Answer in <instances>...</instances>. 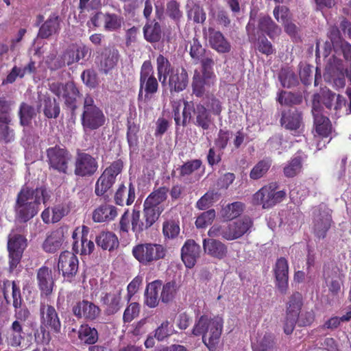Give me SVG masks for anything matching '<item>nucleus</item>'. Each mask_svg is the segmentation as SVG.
I'll use <instances>...</instances> for the list:
<instances>
[{
	"label": "nucleus",
	"mask_w": 351,
	"mask_h": 351,
	"mask_svg": "<svg viewBox=\"0 0 351 351\" xmlns=\"http://www.w3.org/2000/svg\"><path fill=\"white\" fill-rule=\"evenodd\" d=\"M200 246L193 240H187L181 250V258L185 266L192 268L199 256Z\"/></svg>",
	"instance_id": "6ab92c4d"
},
{
	"label": "nucleus",
	"mask_w": 351,
	"mask_h": 351,
	"mask_svg": "<svg viewBox=\"0 0 351 351\" xmlns=\"http://www.w3.org/2000/svg\"><path fill=\"white\" fill-rule=\"evenodd\" d=\"M64 214L65 210L63 207L57 206L45 209L41 214V217L45 223H53L59 221Z\"/></svg>",
	"instance_id": "79ce46f5"
},
{
	"label": "nucleus",
	"mask_w": 351,
	"mask_h": 351,
	"mask_svg": "<svg viewBox=\"0 0 351 351\" xmlns=\"http://www.w3.org/2000/svg\"><path fill=\"white\" fill-rule=\"evenodd\" d=\"M215 217V210H209L202 213L196 219L195 225L198 228H203L211 223Z\"/></svg>",
	"instance_id": "bf43d9fd"
},
{
	"label": "nucleus",
	"mask_w": 351,
	"mask_h": 351,
	"mask_svg": "<svg viewBox=\"0 0 351 351\" xmlns=\"http://www.w3.org/2000/svg\"><path fill=\"white\" fill-rule=\"evenodd\" d=\"M223 321L221 317L202 315L195 322L192 334L202 336V341L210 351H215L220 341Z\"/></svg>",
	"instance_id": "f03ea898"
},
{
	"label": "nucleus",
	"mask_w": 351,
	"mask_h": 351,
	"mask_svg": "<svg viewBox=\"0 0 351 351\" xmlns=\"http://www.w3.org/2000/svg\"><path fill=\"white\" fill-rule=\"evenodd\" d=\"M105 117L102 111L94 104L93 99L86 96L84 99L82 124L84 128L95 130L104 124Z\"/></svg>",
	"instance_id": "39448f33"
},
{
	"label": "nucleus",
	"mask_w": 351,
	"mask_h": 351,
	"mask_svg": "<svg viewBox=\"0 0 351 351\" xmlns=\"http://www.w3.org/2000/svg\"><path fill=\"white\" fill-rule=\"evenodd\" d=\"M156 69L159 81L162 85L166 84L168 75L174 69L168 59L161 54L156 58Z\"/></svg>",
	"instance_id": "f704fd0d"
},
{
	"label": "nucleus",
	"mask_w": 351,
	"mask_h": 351,
	"mask_svg": "<svg viewBox=\"0 0 351 351\" xmlns=\"http://www.w3.org/2000/svg\"><path fill=\"white\" fill-rule=\"evenodd\" d=\"M67 234V229L60 228L49 233L43 243V249L48 253H53L60 249Z\"/></svg>",
	"instance_id": "a211bd4d"
},
{
	"label": "nucleus",
	"mask_w": 351,
	"mask_h": 351,
	"mask_svg": "<svg viewBox=\"0 0 351 351\" xmlns=\"http://www.w3.org/2000/svg\"><path fill=\"white\" fill-rule=\"evenodd\" d=\"M331 223V216L328 210H315L314 212V231L318 237H324Z\"/></svg>",
	"instance_id": "4be33fe9"
},
{
	"label": "nucleus",
	"mask_w": 351,
	"mask_h": 351,
	"mask_svg": "<svg viewBox=\"0 0 351 351\" xmlns=\"http://www.w3.org/2000/svg\"><path fill=\"white\" fill-rule=\"evenodd\" d=\"M51 270L43 266L37 272V280L42 293L46 295L50 294L53 290V280Z\"/></svg>",
	"instance_id": "c756f323"
},
{
	"label": "nucleus",
	"mask_w": 351,
	"mask_h": 351,
	"mask_svg": "<svg viewBox=\"0 0 351 351\" xmlns=\"http://www.w3.org/2000/svg\"><path fill=\"white\" fill-rule=\"evenodd\" d=\"M203 248L206 254L215 258L222 259L227 254L226 246L222 242L213 239H204Z\"/></svg>",
	"instance_id": "393cba45"
},
{
	"label": "nucleus",
	"mask_w": 351,
	"mask_h": 351,
	"mask_svg": "<svg viewBox=\"0 0 351 351\" xmlns=\"http://www.w3.org/2000/svg\"><path fill=\"white\" fill-rule=\"evenodd\" d=\"M230 228L228 225H219L216 224L213 226L208 230V234L210 237H219L228 240L226 235L230 233Z\"/></svg>",
	"instance_id": "680f3d73"
},
{
	"label": "nucleus",
	"mask_w": 351,
	"mask_h": 351,
	"mask_svg": "<svg viewBox=\"0 0 351 351\" xmlns=\"http://www.w3.org/2000/svg\"><path fill=\"white\" fill-rule=\"evenodd\" d=\"M51 90L59 97H62L65 103L71 108L75 107V103L78 97V90L72 82L62 84L59 82H53L50 85Z\"/></svg>",
	"instance_id": "2eb2a0df"
},
{
	"label": "nucleus",
	"mask_w": 351,
	"mask_h": 351,
	"mask_svg": "<svg viewBox=\"0 0 351 351\" xmlns=\"http://www.w3.org/2000/svg\"><path fill=\"white\" fill-rule=\"evenodd\" d=\"M40 328L43 332L45 341H49V332L46 329H50L55 332H59L61 328V323L58 313L51 305L42 304L40 308Z\"/></svg>",
	"instance_id": "0eeeda50"
},
{
	"label": "nucleus",
	"mask_w": 351,
	"mask_h": 351,
	"mask_svg": "<svg viewBox=\"0 0 351 351\" xmlns=\"http://www.w3.org/2000/svg\"><path fill=\"white\" fill-rule=\"evenodd\" d=\"M118 51L117 50H106L101 55V69L107 73L113 69L118 61Z\"/></svg>",
	"instance_id": "49530a36"
},
{
	"label": "nucleus",
	"mask_w": 351,
	"mask_h": 351,
	"mask_svg": "<svg viewBox=\"0 0 351 351\" xmlns=\"http://www.w3.org/2000/svg\"><path fill=\"white\" fill-rule=\"evenodd\" d=\"M269 160H263L258 162L251 170L250 178L253 180H257L263 177L271 167Z\"/></svg>",
	"instance_id": "603ef678"
},
{
	"label": "nucleus",
	"mask_w": 351,
	"mask_h": 351,
	"mask_svg": "<svg viewBox=\"0 0 351 351\" xmlns=\"http://www.w3.org/2000/svg\"><path fill=\"white\" fill-rule=\"evenodd\" d=\"M132 229L136 233L141 232L147 229L145 220H141L140 211L136 210L135 208L133 209L132 214Z\"/></svg>",
	"instance_id": "e2e57ef3"
},
{
	"label": "nucleus",
	"mask_w": 351,
	"mask_h": 351,
	"mask_svg": "<svg viewBox=\"0 0 351 351\" xmlns=\"http://www.w3.org/2000/svg\"><path fill=\"white\" fill-rule=\"evenodd\" d=\"M174 332L173 325L168 321L163 322L155 330L154 337L158 341H163Z\"/></svg>",
	"instance_id": "4d7b16f0"
},
{
	"label": "nucleus",
	"mask_w": 351,
	"mask_h": 351,
	"mask_svg": "<svg viewBox=\"0 0 351 351\" xmlns=\"http://www.w3.org/2000/svg\"><path fill=\"white\" fill-rule=\"evenodd\" d=\"M122 167V162L116 161L105 169L95 184V191L97 195L101 196L111 189L115 182L116 177L121 173Z\"/></svg>",
	"instance_id": "1a4fd4ad"
},
{
	"label": "nucleus",
	"mask_w": 351,
	"mask_h": 351,
	"mask_svg": "<svg viewBox=\"0 0 351 351\" xmlns=\"http://www.w3.org/2000/svg\"><path fill=\"white\" fill-rule=\"evenodd\" d=\"M273 346V341L269 337H264L253 346L254 351H270Z\"/></svg>",
	"instance_id": "774afa93"
},
{
	"label": "nucleus",
	"mask_w": 351,
	"mask_h": 351,
	"mask_svg": "<svg viewBox=\"0 0 351 351\" xmlns=\"http://www.w3.org/2000/svg\"><path fill=\"white\" fill-rule=\"evenodd\" d=\"M244 204L240 202H233L223 208L221 217L225 220H231L239 216L243 211Z\"/></svg>",
	"instance_id": "c03bdc74"
},
{
	"label": "nucleus",
	"mask_w": 351,
	"mask_h": 351,
	"mask_svg": "<svg viewBox=\"0 0 351 351\" xmlns=\"http://www.w3.org/2000/svg\"><path fill=\"white\" fill-rule=\"evenodd\" d=\"M59 29L58 16L55 14H51L45 23L40 27L38 36L47 38L56 34Z\"/></svg>",
	"instance_id": "ea45409f"
},
{
	"label": "nucleus",
	"mask_w": 351,
	"mask_h": 351,
	"mask_svg": "<svg viewBox=\"0 0 351 351\" xmlns=\"http://www.w3.org/2000/svg\"><path fill=\"white\" fill-rule=\"evenodd\" d=\"M47 156L50 166L60 172L66 173L70 156L68 152L59 147L47 149Z\"/></svg>",
	"instance_id": "dca6fc26"
},
{
	"label": "nucleus",
	"mask_w": 351,
	"mask_h": 351,
	"mask_svg": "<svg viewBox=\"0 0 351 351\" xmlns=\"http://www.w3.org/2000/svg\"><path fill=\"white\" fill-rule=\"evenodd\" d=\"M219 199V194L215 191H208L197 202V207L200 210L209 207L214 202Z\"/></svg>",
	"instance_id": "13d9d810"
},
{
	"label": "nucleus",
	"mask_w": 351,
	"mask_h": 351,
	"mask_svg": "<svg viewBox=\"0 0 351 351\" xmlns=\"http://www.w3.org/2000/svg\"><path fill=\"white\" fill-rule=\"evenodd\" d=\"M274 271L278 289L282 293H285L288 287L289 267L287 260L283 258H279L276 263Z\"/></svg>",
	"instance_id": "b1692460"
},
{
	"label": "nucleus",
	"mask_w": 351,
	"mask_h": 351,
	"mask_svg": "<svg viewBox=\"0 0 351 351\" xmlns=\"http://www.w3.org/2000/svg\"><path fill=\"white\" fill-rule=\"evenodd\" d=\"M89 51L86 46H73L68 49L63 56L65 63L70 65L74 62L84 61ZM83 62H81L82 64Z\"/></svg>",
	"instance_id": "7c9ffc66"
},
{
	"label": "nucleus",
	"mask_w": 351,
	"mask_h": 351,
	"mask_svg": "<svg viewBox=\"0 0 351 351\" xmlns=\"http://www.w3.org/2000/svg\"><path fill=\"white\" fill-rule=\"evenodd\" d=\"M162 230L166 237L174 238L179 234L180 227L174 221H167L163 224Z\"/></svg>",
	"instance_id": "338daca9"
},
{
	"label": "nucleus",
	"mask_w": 351,
	"mask_h": 351,
	"mask_svg": "<svg viewBox=\"0 0 351 351\" xmlns=\"http://www.w3.org/2000/svg\"><path fill=\"white\" fill-rule=\"evenodd\" d=\"M79 339L86 344H94L98 339V333L95 328L87 324L82 325L78 331Z\"/></svg>",
	"instance_id": "a18cd8bd"
},
{
	"label": "nucleus",
	"mask_w": 351,
	"mask_h": 351,
	"mask_svg": "<svg viewBox=\"0 0 351 351\" xmlns=\"http://www.w3.org/2000/svg\"><path fill=\"white\" fill-rule=\"evenodd\" d=\"M252 221L248 217H243L228 224L230 233L226 235L228 240H234L241 237L250 229Z\"/></svg>",
	"instance_id": "cd10ccee"
},
{
	"label": "nucleus",
	"mask_w": 351,
	"mask_h": 351,
	"mask_svg": "<svg viewBox=\"0 0 351 351\" xmlns=\"http://www.w3.org/2000/svg\"><path fill=\"white\" fill-rule=\"evenodd\" d=\"M58 267L64 279L71 281L77 271L78 259L73 253L64 252L60 255Z\"/></svg>",
	"instance_id": "4468645a"
},
{
	"label": "nucleus",
	"mask_w": 351,
	"mask_h": 351,
	"mask_svg": "<svg viewBox=\"0 0 351 351\" xmlns=\"http://www.w3.org/2000/svg\"><path fill=\"white\" fill-rule=\"evenodd\" d=\"M161 285L160 281L156 280L147 286L145 302L149 307L154 308L158 304V294L161 289Z\"/></svg>",
	"instance_id": "72a5a7b5"
},
{
	"label": "nucleus",
	"mask_w": 351,
	"mask_h": 351,
	"mask_svg": "<svg viewBox=\"0 0 351 351\" xmlns=\"http://www.w3.org/2000/svg\"><path fill=\"white\" fill-rule=\"evenodd\" d=\"M167 253L165 247L154 243H144L135 245L132 249L134 258L142 265H147L163 258Z\"/></svg>",
	"instance_id": "7ed1b4c3"
},
{
	"label": "nucleus",
	"mask_w": 351,
	"mask_h": 351,
	"mask_svg": "<svg viewBox=\"0 0 351 351\" xmlns=\"http://www.w3.org/2000/svg\"><path fill=\"white\" fill-rule=\"evenodd\" d=\"M127 192L128 197L126 199V204H132L135 199V188L130 183L127 191V189L123 184L119 185V188L115 192L114 201L118 205H123L124 202L125 195Z\"/></svg>",
	"instance_id": "4c0bfd02"
},
{
	"label": "nucleus",
	"mask_w": 351,
	"mask_h": 351,
	"mask_svg": "<svg viewBox=\"0 0 351 351\" xmlns=\"http://www.w3.org/2000/svg\"><path fill=\"white\" fill-rule=\"evenodd\" d=\"M306 158V156L302 153L293 157L284 167V174L287 177L292 178L299 173L302 167V162Z\"/></svg>",
	"instance_id": "58836bf2"
},
{
	"label": "nucleus",
	"mask_w": 351,
	"mask_h": 351,
	"mask_svg": "<svg viewBox=\"0 0 351 351\" xmlns=\"http://www.w3.org/2000/svg\"><path fill=\"white\" fill-rule=\"evenodd\" d=\"M302 305V295L299 293H293L287 302L286 314L299 317Z\"/></svg>",
	"instance_id": "09e8293b"
},
{
	"label": "nucleus",
	"mask_w": 351,
	"mask_h": 351,
	"mask_svg": "<svg viewBox=\"0 0 351 351\" xmlns=\"http://www.w3.org/2000/svg\"><path fill=\"white\" fill-rule=\"evenodd\" d=\"M276 189L274 184L263 186L253 195L252 203L262 206L263 208L272 207L281 202L285 196L283 191H276Z\"/></svg>",
	"instance_id": "423d86ee"
},
{
	"label": "nucleus",
	"mask_w": 351,
	"mask_h": 351,
	"mask_svg": "<svg viewBox=\"0 0 351 351\" xmlns=\"http://www.w3.org/2000/svg\"><path fill=\"white\" fill-rule=\"evenodd\" d=\"M169 75V85L171 90L180 92L185 89L188 84V74L183 68L171 71Z\"/></svg>",
	"instance_id": "bb28decb"
},
{
	"label": "nucleus",
	"mask_w": 351,
	"mask_h": 351,
	"mask_svg": "<svg viewBox=\"0 0 351 351\" xmlns=\"http://www.w3.org/2000/svg\"><path fill=\"white\" fill-rule=\"evenodd\" d=\"M158 87L156 78L154 76V71L150 61H145L141 66L140 78V91L138 97H143V89L145 91V97L147 98L150 94L155 93Z\"/></svg>",
	"instance_id": "9d476101"
},
{
	"label": "nucleus",
	"mask_w": 351,
	"mask_h": 351,
	"mask_svg": "<svg viewBox=\"0 0 351 351\" xmlns=\"http://www.w3.org/2000/svg\"><path fill=\"white\" fill-rule=\"evenodd\" d=\"M188 17L195 23H203L206 20V13L204 10L194 2L188 3Z\"/></svg>",
	"instance_id": "3c124183"
},
{
	"label": "nucleus",
	"mask_w": 351,
	"mask_h": 351,
	"mask_svg": "<svg viewBox=\"0 0 351 351\" xmlns=\"http://www.w3.org/2000/svg\"><path fill=\"white\" fill-rule=\"evenodd\" d=\"M216 77L213 73L201 74L195 71L193 78V92L197 97H202L213 91Z\"/></svg>",
	"instance_id": "ddd939ff"
},
{
	"label": "nucleus",
	"mask_w": 351,
	"mask_h": 351,
	"mask_svg": "<svg viewBox=\"0 0 351 351\" xmlns=\"http://www.w3.org/2000/svg\"><path fill=\"white\" fill-rule=\"evenodd\" d=\"M324 78L326 82L337 89L345 86V73L342 61L340 59L335 56L329 59L324 73Z\"/></svg>",
	"instance_id": "6e6552de"
},
{
	"label": "nucleus",
	"mask_w": 351,
	"mask_h": 351,
	"mask_svg": "<svg viewBox=\"0 0 351 351\" xmlns=\"http://www.w3.org/2000/svg\"><path fill=\"white\" fill-rule=\"evenodd\" d=\"M259 29L265 32L270 38L278 36L281 29L269 16H263L259 21Z\"/></svg>",
	"instance_id": "de8ad7c7"
},
{
	"label": "nucleus",
	"mask_w": 351,
	"mask_h": 351,
	"mask_svg": "<svg viewBox=\"0 0 351 351\" xmlns=\"http://www.w3.org/2000/svg\"><path fill=\"white\" fill-rule=\"evenodd\" d=\"M104 27L108 30H114L119 28L122 23V19L116 14H107L104 16Z\"/></svg>",
	"instance_id": "052dcab7"
},
{
	"label": "nucleus",
	"mask_w": 351,
	"mask_h": 351,
	"mask_svg": "<svg viewBox=\"0 0 351 351\" xmlns=\"http://www.w3.org/2000/svg\"><path fill=\"white\" fill-rule=\"evenodd\" d=\"M73 312L77 317L93 320L99 316L100 310L93 303L87 300H82L77 302L73 306Z\"/></svg>",
	"instance_id": "aec40b11"
},
{
	"label": "nucleus",
	"mask_w": 351,
	"mask_h": 351,
	"mask_svg": "<svg viewBox=\"0 0 351 351\" xmlns=\"http://www.w3.org/2000/svg\"><path fill=\"white\" fill-rule=\"evenodd\" d=\"M117 215V209L114 206L105 204L93 210L92 218L95 222L101 223L114 220Z\"/></svg>",
	"instance_id": "a878e982"
},
{
	"label": "nucleus",
	"mask_w": 351,
	"mask_h": 351,
	"mask_svg": "<svg viewBox=\"0 0 351 351\" xmlns=\"http://www.w3.org/2000/svg\"><path fill=\"white\" fill-rule=\"evenodd\" d=\"M26 239L19 233L12 231L10 235L8 248L10 256V269H13L19 263L23 250L26 247Z\"/></svg>",
	"instance_id": "9b49d317"
},
{
	"label": "nucleus",
	"mask_w": 351,
	"mask_h": 351,
	"mask_svg": "<svg viewBox=\"0 0 351 351\" xmlns=\"http://www.w3.org/2000/svg\"><path fill=\"white\" fill-rule=\"evenodd\" d=\"M122 289L116 287L106 293L101 298L103 304L106 306V311L108 314H114L121 308Z\"/></svg>",
	"instance_id": "412c9836"
},
{
	"label": "nucleus",
	"mask_w": 351,
	"mask_h": 351,
	"mask_svg": "<svg viewBox=\"0 0 351 351\" xmlns=\"http://www.w3.org/2000/svg\"><path fill=\"white\" fill-rule=\"evenodd\" d=\"M320 95H315L313 101L312 112L314 116L316 133L322 138H327L332 131L329 119L321 114L319 108Z\"/></svg>",
	"instance_id": "f8f14e48"
},
{
	"label": "nucleus",
	"mask_w": 351,
	"mask_h": 351,
	"mask_svg": "<svg viewBox=\"0 0 351 351\" xmlns=\"http://www.w3.org/2000/svg\"><path fill=\"white\" fill-rule=\"evenodd\" d=\"M323 104L328 109H332L335 112L336 114L339 113L340 110L346 106L344 98L330 90H324L322 93Z\"/></svg>",
	"instance_id": "2f4dec72"
},
{
	"label": "nucleus",
	"mask_w": 351,
	"mask_h": 351,
	"mask_svg": "<svg viewBox=\"0 0 351 351\" xmlns=\"http://www.w3.org/2000/svg\"><path fill=\"white\" fill-rule=\"evenodd\" d=\"M182 124L186 125L191 119V111L193 112V123L203 130H208L212 123L211 117L207 109L202 104H197L192 109L189 102H184Z\"/></svg>",
	"instance_id": "20e7f679"
},
{
	"label": "nucleus",
	"mask_w": 351,
	"mask_h": 351,
	"mask_svg": "<svg viewBox=\"0 0 351 351\" xmlns=\"http://www.w3.org/2000/svg\"><path fill=\"white\" fill-rule=\"evenodd\" d=\"M208 41L212 48L219 53H227L230 50V43L220 32L210 28L208 29Z\"/></svg>",
	"instance_id": "c85d7f7f"
},
{
	"label": "nucleus",
	"mask_w": 351,
	"mask_h": 351,
	"mask_svg": "<svg viewBox=\"0 0 351 351\" xmlns=\"http://www.w3.org/2000/svg\"><path fill=\"white\" fill-rule=\"evenodd\" d=\"M279 78L284 87L290 88L298 82L296 75L290 71L282 72Z\"/></svg>",
	"instance_id": "0e129e2a"
},
{
	"label": "nucleus",
	"mask_w": 351,
	"mask_h": 351,
	"mask_svg": "<svg viewBox=\"0 0 351 351\" xmlns=\"http://www.w3.org/2000/svg\"><path fill=\"white\" fill-rule=\"evenodd\" d=\"M19 115L21 124L22 125H27L32 119L36 115V111L31 106L23 103L20 107Z\"/></svg>",
	"instance_id": "5fc2aeb1"
},
{
	"label": "nucleus",
	"mask_w": 351,
	"mask_h": 351,
	"mask_svg": "<svg viewBox=\"0 0 351 351\" xmlns=\"http://www.w3.org/2000/svg\"><path fill=\"white\" fill-rule=\"evenodd\" d=\"M164 208H155L149 206H144L143 219L145 228H150L158 219Z\"/></svg>",
	"instance_id": "8fccbe9b"
},
{
	"label": "nucleus",
	"mask_w": 351,
	"mask_h": 351,
	"mask_svg": "<svg viewBox=\"0 0 351 351\" xmlns=\"http://www.w3.org/2000/svg\"><path fill=\"white\" fill-rule=\"evenodd\" d=\"M281 123L287 129L297 130L301 125V115L298 111L290 110L282 115Z\"/></svg>",
	"instance_id": "37998d69"
},
{
	"label": "nucleus",
	"mask_w": 351,
	"mask_h": 351,
	"mask_svg": "<svg viewBox=\"0 0 351 351\" xmlns=\"http://www.w3.org/2000/svg\"><path fill=\"white\" fill-rule=\"evenodd\" d=\"M49 198V193L44 189L33 190L28 187H23L16 199L15 206L16 217L23 221H28L37 214L41 202L45 204Z\"/></svg>",
	"instance_id": "f257e3e1"
},
{
	"label": "nucleus",
	"mask_w": 351,
	"mask_h": 351,
	"mask_svg": "<svg viewBox=\"0 0 351 351\" xmlns=\"http://www.w3.org/2000/svg\"><path fill=\"white\" fill-rule=\"evenodd\" d=\"M330 40L334 49L337 51L339 49L346 60H351V45L341 39L338 30H332L330 33Z\"/></svg>",
	"instance_id": "a19ab883"
},
{
	"label": "nucleus",
	"mask_w": 351,
	"mask_h": 351,
	"mask_svg": "<svg viewBox=\"0 0 351 351\" xmlns=\"http://www.w3.org/2000/svg\"><path fill=\"white\" fill-rule=\"evenodd\" d=\"M97 162L94 158L87 154H81L75 162V173L80 176H91L97 171Z\"/></svg>",
	"instance_id": "f3484780"
},
{
	"label": "nucleus",
	"mask_w": 351,
	"mask_h": 351,
	"mask_svg": "<svg viewBox=\"0 0 351 351\" xmlns=\"http://www.w3.org/2000/svg\"><path fill=\"white\" fill-rule=\"evenodd\" d=\"M143 32L145 39L149 42L158 41L160 38V28L157 23L147 24Z\"/></svg>",
	"instance_id": "864d4df0"
},
{
	"label": "nucleus",
	"mask_w": 351,
	"mask_h": 351,
	"mask_svg": "<svg viewBox=\"0 0 351 351\" xmlns=\"http://www.w3.org/2000/svg\"><path fill=\"white\" fill-rule=\"evenodd\" d=\"M177 287L174 282H169L163 285L160 289V299L163 302H168L171 300L176 293Z\"/></svg>",
	"instance_id": "6e6d98bb"
},
{
	"label": "nucleus",
	"mask_w": 351,
	"mask_h": 351,
	"mask_svg": "<svg viewBox=\"0 0 351 351\" xmlns=\"http://www.w3.org/2000/svg\"><path fill=\"white\" fill-rule=\"evenodd\" d=\"M274 16L277 21L283 24L290 19L289 10L285 6H276L274 10Z\"/></svg>",
	"instance_id": "69168bd1"
},
{
	"label": "nucleus",
	"mask_w": 351,
	"mask_h": 351,
	"mask_svg": "<svg viewBox=\"0 0 351 351\" xmlns=\"http://www.w3.org/2000/svg\"><path fill=\"white\" fill-rule=\"evenodd\" d=\"M8 109V106L6 103L0 99V112H3V114L0 116V141L5 142H9L14 138L13 131L8 126L11 119L7 113Z\"/></svg>",
	"instance_id": "5701e85b"
},
{
	"label": "nucleus",
	"mask_w": 351,
	"mask_h": 351,
	"mask_svg": "<svg viewBox=\"0 0 351 351\" xmlns=\"http://www.w3.org/2000/svg\"><path fill=\"white\" fill-rule=\"evenodd\" d=\"M96 243L102 249L109 251L119 246L118 238L111 232H101L96 238Z\"/></svg>",
	"instance_id": "c9c22d12"
},
{
	"label": "nucleus",
	"mask_w": 351,
	"mask_h": 351,
	"mask_svg": "<svg viewBox=\"0 0 351 351\" xmlns=\"http://www.w3.org/2000/svg\"><path fill=\"white\" fill-rule=\"evenodd\" d=\"M168 189L161 187L153 191L145 199L143 206H149L155 208H164L161 204L167 198Z\"/></svg>",
	"instance_id": "e433bc0d"
},
{
	"label": "nucleus",
	"mask_w": 351,
	"mask_h": 351,
	"mask_svg": "<svg viewBox=\"0 0 351 351\" xmlns=\"http://www.w3.org/2000/svg\"><path fill=\"white\" fill-rule=\"evenodd\" d=\"M23 326L21 323L15 320L12 322L7 335L6 341L12 347H19L23 339Z\"/></svg>",
	"instance_id": "473e14b6"
}]
</instances>
